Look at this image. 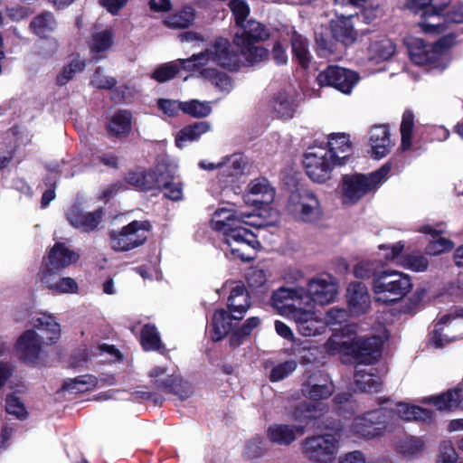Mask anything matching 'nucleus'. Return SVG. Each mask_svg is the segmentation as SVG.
<instances>
[{"instance_id": "nucleus-32", "label": "nucleus", "mask_w": 463, "mask_h": 463, "mask_svg": "<svg viewBox=\"0 0 463 463\" xmlns=\"http://www.w3.org/2000/svg\"><path fill=\"white\" fill-rule=\"evenodd\" d=\"M248 292L241 283H235L228 298V307L234 320H240L250 307Z\"/></svg>"}, {"instance_id": "nucleus-55", "label": "nucleus", "mask_w": 463, "mask_h": 463, "mask_svg": "<svg viewBox=\"0 0 463 463\" xmlns=\"http://www.w3.org/2000/svg\"><path fill=\"white\" fill-rule=\"evenodd\" d=\"M177 170V165L168 159L163 158L156 165L155 171L151 173L155 174V176L159 179L158 185H156V188H160L163 183L166 182L168 178L174 177Z\"/></svg>"}, {"instance_id": "nucleus-25", "label": "nucleus", "mask_w": 463, "mask_h": 463, "mask_svg": "<svg viewBox=\"0 0 463 463\" xmlns=\"http://www.w3.org/2000/svg\"><path fill=\"white\" fill-rule=\"evenodd\" d=\"M303 394L312 400L326 399L334 392V384L326 373L317 371L309 375L302 387Z\"/></svg>"}, {"instance_id": "nucleus-31", "label": "nucleus", "mask_w": 463, "mask_h": 463, "mask_svg": "<svg viewBox=\"0 0 463 463\" xmlns=\"http://www.w3.org/2000/svg\"><path fill=\"white\" fill-rule=\"evenodd\" d=\"M328 146L329 156L337 165H345L347 158L353 153L349 136L345 133L331 134L328 137Z\"/></svg>"}, {"instance_id": "nucleus-20", "label": "nucleus", "mask_w": 463, "mask_h": 463, "mask_svg": "<svg viewBox=\"0 0 463 463\" xmlns=\"http://www.w3.org/2000/svg\"><path fill=\"white\" fill-rule=\"evenodd\" d=\"M272 307L280 315L291 319L301 308L307 307L305 299V288L281 287L273 292Z\"/></svg>"}, {"instance_id": "nucleus-21", "label": "nucleus", "mask_w": 463, "mask_h": 463, "mask_svg": "<svg viewBox=\"0 0 463 463\" xmlns=\"http://www.w3.org/2000/svg\"><path fill=\"white\" fill-rule=\"evenodd\" d=\"M276 190L265 177L252 179L247 185L242 195L243 202L248 206L262 208L273 203Z\"/></svg>"}, {"instance_id": "nucleus-62", "label": "nucleus", "mask_w": 463, "mask_h": 463, "mask_svg": "<svg viewBox=\"0 0 463 463\" xmlns=\"http://www.w3.org/2000/svg\"><path fill=\"white\" fill-rule=\"evenodd\" d=\"M117 81L115 78L107 75L105 71L99 68L93 73L90 85L96 89H111L116 85Z\"/></svg>"}, {"instance_id": "nucleus-6", "label": "nucleus", "mask_w": 463, "mask_h": 463, "mask_svg": "<svg viewBox=\"0 0 463 463\" xmlns=\"http://www.w3.org/2000/svg\"><path fill=\"white\" fill-rule=\"evenodd\" d=\"M412 287L411 276L395 269L377 272L372 281L374 301L383 305L401 301L411 291Z\"/></svg>"}, {"instance_id": "nucleus-47", "label": "nucleus", "mask_w": 463, "mask_h": 463, "mask_svg": "<svg viewBox=\"0 0 463 463\" xmlns=\"http://www.w3.org/2000/svg\"><path fill=\"white\" fill-rule=\"evenodd\" d=\"M96 384V377L92 375H80L67 379L63 383V389L72 393H79L91 390Z\"/></svg>"}, {"instance_id": "nucleus-53", "label": "nucleus", "mask_w": 463, "mask_h": 463, "mask_svg": "<svg viewBox=\"0 0 463 463\" xmlns=\"http://www.w3.org/2000/svg\"><path fill=\"white\" fill-rule=\"evenodd\" d=\"M55 21L51 13H43L36 16L33 23V27L38 35L47 37L55 28Z\"/></svg>"}, {"instance_id": "nucleus-57", "label": "nucleus", "mask_w": 463, "mask_h": 463, "mask_svg": "<svg viewBox=\"0 0 463 463\" xmlns=\"http://www.w3.org/2000/svg\"><path fill=\"white\" fill-rule=\"evenodd\" d=\"M203 78L211 81L223 95H228L233 90L234 84L231 77L217 70L213 76Z\"/></svg>"}, {"instance_id": "nucleus-34", "label": "nucleus", "mask_w": 463, "mask_h": 463, "mask_svg": "<svg viewBox=\"0 0 463 463\" xmlns=\"http://www.w3.org/2000/svg\"><path fill=\"white\" fill-rule=\"evenodd\" d=\"M354 16V14L342 16L331 24V30L334 38L345 45L354 43L357 38V33L354 29L352 22Z\"/></svg>"}, {"instance_id": "nucleus-2", "label": "nucleus", "mask_w": 463, "mask_h": 463, "mask_svg": "<svg viewBox=\"0 0 463 463\" xmlns=\"http://www.w3.org/2000/svg\"><path fill=\"white\" fill-rule=\"evenodd\" d=\"M383 338L380 335H358L354 326L333 335L325 344L327 354L351 355L360 364H370L380 354Z\"/></svg>"}, {"instance_id": "nucleus-54", "label": "nucleus", "mask_w": 463, "mask_h": 463, "mask_svg": "<svg viewBox=\"0 0 463 463\" xmlns=\"http://www.w3.org/2000/svg\"><path fill=\"white\" fill-rule=\"evenodd\" d=\"M423 442L420 439L413 437L405 438L397 445L398 452L407 458L417 456L423 450Z\"/></svg>"}, {"instance_id": "nucleus-41", "label": "nucleus", "mask_w": 463, "mask_h": 463, "mask_svg": "<svg viewBox=\"0 0 463 463\" xmlns=\"http://www.w3.org/2000/svg\"><path fill=\"white\" fill-rule=\"evenodd\" d=\"M293 59L303 68H307L312 60L308 41L297 32L291 36Z\"/></svg>"}, {"instance_id": "nucleus-40", "label": "nucleus", "mask_w": 463, "mask_h": 463, "mask_svg": "<svg viewBox=\"0 0 463 463\" xmlns=\"http://www.w3.org/2000/svg\"><path fill=\"white\" fill-rule=\"evenodd\" d=\"M211 129V125L206 121L196 122L181 129L175 137V145L183 148L187 142L197 140L203 134Z\"/></svg>"}, {"instance_id": "nucleus-44", "label": "nucleus", "mask_w": 463, "mask_h": 463, "mask_svg": "<svg viewBox=\"0 0 463 463\" xmlns=\"http://www.w3.org/2000/svg\"><path fill=\"white\" fill-rule=\"evenodd\" d=\"M395 52V45L390 39L373 42L369 49V59L375 62L388 60Z\"/></svg>"}, {"instance_id": "nucleus-42", "label": "nucleus", "mask_w": 463, "mask_h": 463, "mask_svg": "<svg viewBox=\"0 0 463 463\" xmlns=\"http://www.w3.org/2000/svg\"><path fill=\"white\" fill-rule=\"evenodd\" d=\"M158 389L167 391L171 393L177 395L180 400H186L189 398L194 391L192 386L182 380L180 375L172 373L167 382H160Z\"/></svg>"}, {"instance_id": "nucleus-13", "label": "nucleus", "mask_w": 463, "mask_h": 463, "mask_svg": "<svg viewBox=\"0 0 463 463\" xmlns=\"http://www.w3.org/2000/svg\"><path fill=\"white\" fill-rule=\"evenodd\" d=\"M318 415L308 407L297 408L293 413V417L298 424H273L267 430L268 439L276 444L288 446L291 444L298 435L304 433L305 425L307 424L311 418H316Z\"/></svg>"}, {"instance_id": "nucleus-1", "label": "nucleus", "mask_w": 463, "mask_h": 463, "mask_svg": "<svg viewBox=\"0 0 463 463\" xmlns=\"http://www.w3.org/2000/svg\"><path fill=\"white\" fill-rule=\"evenodd\" d=\"M251 213L233 206L218 208L211 219V227L223 236L226 253L241 260H251L260 244L256 235L246 226L254 225Z\"/></svg>"}, {"instance_id": "nucleus-12", "label": "nucleus", "mask_w": 463, "mask_h": 463, "mask_svg": "<svg viewBox=\"0 0 463 463\" xmlns=\"http://www.w3.org/2000/svg\"><path fill=\"white\" fill-rule=\"evenodd\" d=\"M338 450V439L332 434L314 435L302 442L305 458L313 463H332Z\"/></svg>"}, {"instance_id": "nucleus-39", "label": "nucleus", "mask_w": 463, "mask_h": 463, "mask_svg": "<svg viewBox=\"0 0 463 463\" xmlns=\"http://www.w3.org/2000/svg\"><path fill=\"white\" fill-rule=\"evenodd\" d=\"M381 378L373 373L372 368L356 367L354 373L355 389L360 392H377L381 386Z\"/></svg>"}, {"instance_id": "nucleus-8", "label": "nucleus", "mask_w": 463, "mask_h": 463, "mask_svg": "<svg viewBox=\"0 0 463 463\" xmlns=\"http://www.w3.org/2000/svg\"><path fill=\"white\" fill-rule=\"evenodd\" d=\"M393 417L392 410L382 405L379 409L356 416L349 426L348 433L368 439L382 436L385 430H389V420Z\"/></svg>"}, {"instance_id": "nucleus-50", "label": "nucleus", "mask_w": 463, "mask_h": 463, "mask_svg": "<svg viewBox=\"0 0 463 463\" xmlns=\"http://www.w3.org/2000/svg\"><path fill=\"white\" fill-rule=\"evenodd\" d=\"M210 101L191 99L183 102V112L194 118H206L212 113Z\"/></svg>"}, {"instance_id": "nucleus-46", "label": "nucleus", "mask_w": 463, "mask_h": 463, "mask_svg": "<svg viewBox=\"0 0 463 463\" xmlns=\"http://www.w3.org/2000/svg\"><path fill=\"white\" fill-rule=\"evenodd\" d=\"M114 33L110 29H104L92 34L90 40L91 52L97 55L109 51L113 45Z\"/></svg>"}, {"instance_id": "nucleus-5", "label": "nucleus", "mask_w": 463, "mask_h": 463, "mask_svg": "<svg viewBox=\"0 0 463 463\" xmlns=\"http://www.w3.org/2000/svg\"><path fill=\"white\" fill-rule=\"evenodd\" d=\"M392 164L386 163L370 174L344 175L338 184L339 198L343 205L357 204L366 195L374 194L388 179Z\"/></svg>"}, {"instance_id": "nucleus-30", "label": "nucleus", "mask_w": 463, "mask_h": 463, "mask_svg": "<svg viewBox=\"0 0 463 463\" xmlns=\"http://www.w3.org/2000/svg\"><path fill=\"white\" fill-rule=\"evenodd\" d=\"M369 146L370 154L375 159H381L390 153L393 143L386 126H375L371 129Z\"/></svg>"}, {"instance_id": "nucleus-10", "label": "nucleus", "mask_w": 463, "mask_h": 463, "mask_svg": "<svg viewBox=\"0 0 463 463\" xmlns=\"http://www.w3.org/2000/svg\"><path fill=\"white\" fill-rule=\"evenodd\" d=\"M246 163L240 154H233L222 158L217 163L201 161L199 166L204 170H216L217 181L222 190L231 187L237 193L236 183L243 174Z\"/></svg>"}, {"instance_id": "nucleus-37", "label": "nucleus", "mask_w": 463, "mask_h": 463, "mask_svg": "<svg viewBox=\"0 0 463 463\" xmlns=\"http://www.w3.org/2000/svg\"><path fill=\"white\" fill-rule=\"evenodd\" d=\"M132 115L128 110H118L114 112L108 122V131L117 137H123L130 133Z\"/></svg>"}, {"instance_id": "nucleus-58", "label": "nucleus", "mask_w": 463, "mask_h": 463, "mask_svg": "<svg viewBox=\"0 0 463 463\" xmlns=\"http://www.w3.org/2000/svg\"><path fill=\"white\" fill-rule=\"evenodd\" d=\"M454 248V242L449 239L439 237L431 240L425 248L426 254L437 256L450 251Z\"/></svg>"}, {"instance_id": "nucleus-52", "label": "nucleus", "mask_w": 463, "mask_h": 463, "mask_svg": "<svg viewBox=\"0 0 463 463\" xmlns=\"http://www.w3.org/2000/svg\"><path fill=\"white\" fill-rule=\"evenodd\" d=\"M414 126V116L411 111H404L401 124L402 144L401 148L406 151L411 147V135Z\"/></svg>"}, {"instance_id": "nucleus-29", "label": "nucleus", "mask_w": 463, "mask_h": 463, "mask_svg": "<svg viewBox=\"0 0 463 463\" xmlns=\"http://www.w3.org/2000/svg\"><path fill=\"white\" fill-rule=\"evenodd\" d=\"M233 43L240 49L241 65L253 66L264 61L268 51L255 43L245 42L242 35L234 34Z\"/></svg>"}, {"instance_id": "nucleus-4", "label": "nucleus", "mask_w": 463, "mask_h": 463, "mask_svg": "<svg viewBox=\"0 0 463 463\" xmlns=\"http://www.w3.org/2000/svg\"><path fill=\"white\" fill-rule=\"evenodd\" d=\"M186 67H193L194 72L201 77H211L215 73L214 66L229 71H236L241 67V58L225 38H217L203 52L193 54L184 62Z\"/></svg>"}, {"instance_id": "nucleus-22", "label": "nucleus", "mask_w": 463, "mask_h": 463, "mask_svg": "<svg viewBox=\"0 0 463 463\" xmlns=\"http://www.w3.org/2000/svg\"><path fill=\"white\" fill-rule=\"evenodd\" d=\"M300 105L298 91L291 86L277 91L269 101L272 112L279 118H292Z\"/></svg>"}, {"instance_id": "nucleus-18", "label": "nucleus", "mask_w": 463, "mask_h": 463, "mask_svg": "<svg viewBox=\"0 0 463 463\" xmlns=\"http://www.w3.org/2000/svg\"><path fill=\"white\" fill-rule=\"evenodd\" d=\"M303 164L307 176L318 184L330 180L332 171L337 165L325 147H310L304 156Z\"/></svg>"}, {"instance_id": "nucleus-7", "label": "nucleus", "mask_w": 463, "mask_h": 463, "mask_svg": "<svg viewBox=\"0 0 463 463\" xmlns=\"http://www.w3.org/2000/svg\"><path fill=\"white\" fill-rule=\"evenodd\" d=\"M452 43L453 37L449 35L435 44H427L419 38L411 39L407 44L410 58L415 64L444 70L449 63L448 49Z\"/></svg>"}, {"instance_id": "nucleus-56", "label": "nucleus", "mask_w": 463, "mask_h": 463, "mask_svg": "<svg viewBox=\"0 0 463 463\" xmlns=\"http://www.w3.org/2000/svg\"><path fill=\"white\" fill-rule=\"evenodd\" d=\"M404 243L402 241H398L392 244H380L378 246L379 256L383 258L385 262H393L395 261L397 264L400 258L401 253L404 250Z\"/></svg>"}, {"instance_id": "nucleus-16", "label": "nucleus", "mask_w": 463, "mask_h": 463, "mask_svg": "<svg viewBox=\"0 0 463 463\" xmlns=\"http://www.w3.org/2000/svg\"><path fill=\"white\" fill-rule=\"evenodd\" d=\"M229 6L240 29L235 34L242 35L245 42L257 43L269 37L268 29L255 20L245 21L250 14L246 2H229Z\"/></svg>"}, {"instance_id": "nucleus-28", "label": "nucleus", "mask_w": 463, "mask_h": 463, "mask_svg": "<svg viewBox=\"0 0 463 463\" xmlns=\"http://www.w3.org/2000/svg\"><path fill=\"white\" fill-rule=\"evenodd\" d=\"M79 254L61 242H57L51 249L48 256V264L44 271L59 272L75 263Z\"/></svg>"}, {"instance_id": "nucleus-43", "label": "nucleus", "mask_w": 463, "mask_h": 463, "mask_svg": "<svg viewBox=\"0 0 463 463\" xmlns=\"http://www.w3.org/2000/svg\"><path fill=\"white\" fill-rule=\"evenodd\" d=\"M186 61H188V59H178L176 61L165 63L154 71L152 78L158 82H165L174 78L181 69L193 71V67H186V64L184 63Z\"/></svg>"}, {"instance_id": "nucleus-15", "label": "nucleus", "mask_w": 463, "mask_h": 463, "mask_svg": "<svg viewBox=\"0 0 463 463\" xmlns=\"http://www.w3.org/2000/svg\"><path fill=\"white\" fill-rule=\"evenodd\" d=\"M287 209L294 217L306 222H317L322 215L319 200L313 192L307 189L292 192Z\"/></svg>"}, {"instance_id": "nucleus-61", "label": "nucleus", "mask_w": 463, "mask_h": 463, "mask_svg": "<svg viewBox=\"0 0 463 463\" xmlns=\"http://www.w3.org/2000/svg\"><path fill=\"white\" fill-rule=\"evenodd\" d=\"M5 411L8 414L14 415L17 419L25 418L27 414L24 404L14 393L7 395L5 399Z\"/></svg>"}, {"instance_id": "nucleus-24", "label": "nucleus", "mask_w": 463, "mask_h": 463, "mask_svg": "<svg viewBox=\"0 0 463 463\" xmlns=\"http://www.w3.org/2000/svg\"><path fill=\"white\" fill-rule=\"evenodd\" d=\"M383 407H387L388 410H391L392 408L394 414L393 419L389 420V430H393L398 419L403 420H427L432 417V412L430 411L406 402L394 403L391 401H385L383 403Z\"/></svg>"}, {"instance_id": "nucleus-9", "label": "nucleus", "mask_w": 463, "mask_h": 463, "mask_svg": "<svg viewBox=\"0 0 463 463\" xmlns=\"http://www.w3.org/2000/svg\"><path fill=\"white\" fill-rule=\"evenodd\" d=\"M31 364L44 346L55 343L61 335V328L55 318L47 313H31Z\"/></svg>"}, {"instance_id": "nucleus-33", "label": "nucleus", "mask_w": 463, "mask_h": 463, "mask_svg": "<svg viewBox=\"0 0 463 463\" xmlns=\"http://www.w3.org/2000/svg\"><path fill=\"white\" fill-rule=\"evenodd\" d=\"M463 392V385L447 391L439 395L425 397L421 400L423 403H431L438 411H451L459 408V402Z\"/></svg>"}, {"instance_id": "nucleus-60", "label": "nucleus", "mask_w": 463, "mask_h": 463, "mask_svg": "<svg viewBox=\"0 0 463 463\" xmlns=\"http://www.w3.org/2000/svg\"><path fill=\"white\" fill-rule=\"evenodd\" d=\"M458 453L450 440H445L440 443L439 453L435 463H456Z\"/></svg>"}, {"instance_id": "nucleus-59", "label": "nucleus", "mask_w": 463, "mask_h": 463, "mask_svg": "<svg viewBox=\"0 0 463 463\" xmlns=\"http://www.w3.org/2000/svg\"><path fill=\"white\" fill-rule=\"evenodd\" d=\"M297 368V363L294 360H288L284 363L279 364L272 368L269 373V380L271 382H279L286 377H288L290 373H292Z\"/></svg>"}, {"instance_id": "nucleus-45", "label": "nucleus", "mask_w": 463, "mask_h": 463, "mask_svg": "<svg viewBox=\"0 0 463 463\" xmlns=\"http://www.w3.org/2000/svg\"><path fill=\"white\" fill-rule=\"evenodd\" d=\"M86 67L84 59L76 55L71 59L69 63L63 67L61 71L57 75L56 81L60 86L67 84L74 76L82 71Z\"/></svg>"}, {"instance_id": "nucleus-35", "label": "nucleus", "mask_w": 463, "mask_h": 463, "mask_svg": "<svg viewBox=\"0 0 463 463\" xmlns=\"http://www.w3.org/2000/svg\"><path fill=\"white\" fill-rule=\"evenodd\" d=\"M55 272L43 271L41 279L46 287L55 294H76L79 286L76 280L71 277L55 279L52 274Z\"/></svg>"}, {"instance_id": "nucleus-63", "label": "nucleus", "mask_w": 463, "mask_h": 463, "mask_svg": "<svg viewBox=\"0 0 463 463\" xmlns=\"http://www.w3.org/2000/svg\"><path fill=\"white\" fill-rule=\"evenodd\" d=\"M375 263L371 260H362L356 263L353 269V274L355 278L365 279H369L373 276L374 277L375 273Z\"/></svg>"}, {"instance_id": "nucleus-64", "label": "nucleus", "mask_w": 463, "mask_h": 463, "mask_svg": "<svg viewBox=\"0 0 463 463\" xmlns=\"http://www.w3.org/2000/svg\"><path fill=\"white\" fill-rule=\"evenodd\" d=\"M347 317L348 314L345 308L333 307L326 312L325 319L323 320L326 324V327L327 326H335L345 322Z\"/></svg>"}, {"instance_id": "nucleus-19", "label": "nucleus", "mask_w": 463, "mask_h": 463, "mask_svg": "<svg viewBox=\"0 0 463 463\" xmlns=\"http://www.w3.org/2000/svg\"><path fill=\"white\" fill-rule=\"evenodd\" d=\"M360 80L359 74L339 66H328L317 76L320 87H332L345 95H350Z\"/></svg>"}, {"instance_id": "nucleus-23", "label": "nucleus", "mask_w": 463, "mask_h": 463, "mask_svg": "<svg viewBox=\"0 0 463 463\" xmlns=\"http://www.w3.org/2000/svg\"><path fill=\"white\" fill-rule=\"evenodd\" d=\"M291 320L295 322L298 332L304 336H316L326 331L323 318L311 307L301 308Z\"/></svg>"}, {"instance_id": "nucleus-51", "label": "nucleus", "mask_w": 463, "mask_h": 463, "mask_svg": "<svg viewBox=\"0 0 463 463\" xmlns=\"http://www.w3.org/2000/svg\"><path fill=\"white\" fill-rule=\"evenodd\" d=\"M141 344L145 350H159L162 344L159 333L153 325H145L141 331Z\"/></svg>"}, {"instance_id": "nucleus-26", "label": "nucleus", "mask_w": 463, "mask_h": 463, "mask_svg": "<svg viewBox=\"0 0 463 463\" xmlns=\"http://www.w3.org/2000/svg\"><path fill=\"white\" fill-rule=\"evenodd\" d=\"M345 297L349 311L353 315L360 316L370 309L371 297L364 283L359 281L349 283Z\"/></svg>"}, {"instance_id": "nucleus-27", "label": "nucleus", "mask_w": 463, "mask_h": 463, "mask_svg": "<svg viewBox=\"0 0 463 463\" xmlns=\"http://www.w3.org/2000/svg\"><path fill=\"white\" fill-rule=\"evenodd\" d=\"M103 212H84L79 205L71 206L66 213L68 222L81 232L94 231L101 222Z\"/></svg>"}, {"instance_id": "nucleus-38", "label": "nucleus", "mask_w": 463, "mask_h": 463, "mask_svg": "<svg viewBox=\"0 0 463 463\" xmlns=\"http://www.w3.org/2000/svg\"><path fill=\"white\" fill-rule=\"evenodd\" d=\"M125 181L137 190L154 189L159 184V179L155 176V174L141 168L129 171L125 176Z\"/></svg>"}, {"instance_id": "nucleus-11", "label": "nucleus", "mask_w": 463, "mask_h": 463, "mask_svg": "<svg viewBox=\"0 0 463 463\" xmlns=\"http://www.w3.org/2000/svg\"><path fill=\"white\" fill-rule=\"evenodd\" d=\"M151 226L146 221H133L120 230L109 232V243L116 251H129L143 245Z\"/></svg>"}, {"instance_id": "nucleus-3", "label": "nucleus", "mask_w": 463, "mask_h": 463, "mask_svg": "<svg viewBox=\"0 0 463 463\" xmlns=\"http://www.w3.org/2000/svg\"><path fill=\"white\" fill-rule=\"evenodd\" d=\"M407 9L420 16L419 26L426 33H441L447 24L463 23V2L453 5L441 2H408Z\"/></svg>"}, {"instance_id": "nucleus-14", "label": "nucleus", "mask_w": 463, "mask_h": 463, "mask_svg": "<svg viewBox=\"0 0 463 463\" xmlns=\"http://www.w3.org/2000/svg\"><path fill=\"white\" fill-rule=\"evenodd\" d=\"M461 338H463V308L457 310L455 316L449 314L441 317L434 325L429 343L435 348H441Z\"/></svg>"}, {"instance_id": "nucleus-49", "label": "nucleus", "mask_w": 463, "mask_h": 463, "mask_svg": "<svg viewBox=\"0 0 463 463\" xmlns=\"http://www.w3.org/2000/svg\"><path fill=\"white\" fill-rule=\"evenodd\" d=\"M194 18V10L192 7L185 5L172 16L165 19L164 23L170 28H185L192 24Z\"/></svg>"}, {"instance_id": "nucleus-36", "label": "nucleus", "mask_w": 463, "mask_h": 463, "mask_svg": "<svg viewBox=\"0 0 463 463\" xmlns=\"http://www.w3.org/2000/svg\"><path fill=\"white\" fill-rule=\"evenodd\" d=\"M232 314L224 309L216 310L213 316L210 328V337L218 342L223 339L232 329Z\"/></svg>"}, {"instance_id": "nucleus-48", "label": "nucleus", "mask_w": 463, "mask_h": 463, "mask_svg": "<svg viewBox=\"0 0 463 463\" xmlns=\"http://www.w3.org/2000/svg\"><path fill=\"white\" fill-rule=\"evenodd\" d=\"M398 265L414 272H424L429 267V260L420 251L407 254L399 260Z\"/></svg>"}, {"instance_id": "nucleus-17", "label": "nucleus", "mask_w": 463, "mask_h": 463, "mask_svg": "<svg viewBox=\"0 0 463 463\" xmlns=\"http://www.w3.org/2000/svg\"><path fill=\"white\" fill-rule=\"evenodd\" d=\"M337 294V279L326 273L311 279L305 288V299L307 307H312L313 304L329 305L335 301Z\"/></svg>"}]
</instances>
